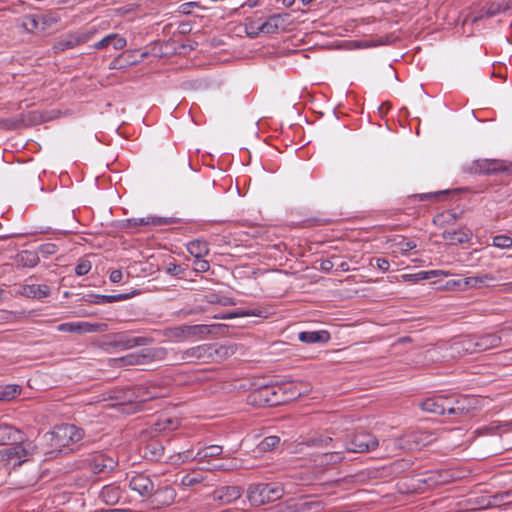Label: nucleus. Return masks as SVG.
Listing matches in <instances>:
<instances>
[{
    "label": "nucleus",
    "mask_w": 512,
    "mask_h": 512,
    "mask_svg": "<svg viewBox=\"0 0 512 512\" xmlns=\"http://www.w3.org/2000/svg\"><path fill=\"white\" fill-rule=\"evenodd\" d=\"M176 497L175 489L170 485L156 484L153 494L150 495L151 502L157 506H169Z\"/></svg>",
    "instance_id": "dca6fc26"
},
{
    "label": "nucleus",
    "mask_w": 512,
    "mask_h": 512,
    "mask_svg": "<svg viewBox=\"0 0 512 512\" xmlns=\"http://www.w3.org/2000/svg\"><path fill=\"white\" fill-rule=\"evenodd\" d=\"M449 404V399L442 396L427 398L420 403V408L435 415H445L446 406Z\"/></svg>",
    "instance_id": "4be33fe9"
},
{
    "label": "nucleus",
    "mask_w": 512,
    "mask_h": 512,
    "mask_svg": "<svg viewBox=\"0 0 512 512\" xmlns=\"http://www.w3.org/2000/svg\"><path fill=\"white\" fill-rule=\"evenodd\" d=\"M451 350L459 356L479 353L475 334L455 340L451 345Z\"/></svg>",
    "instance_id": "f3484780"
},
{
    "label": "nucleus",
    "mask_w": 512,
    "mask_h": 512,
    "mask_svg": "<svg viewBox=\"0 0 512 512\" xmlns=\"http://www.w3.org/2000/svg\"><path fill=\"white\" fill-rule=\"evenodd\" d=\"M164 446L158 439H150L143 447V455L151 461H161L164 456Z\"/></svg>",
    "instance_id": "393cba45"
},
{
    "label": "nucleus",
    "mask_w": 512,
    "mask_h": 512,
    "mask_svg": "<svg viewBox=\"0 0 512 512\" xmlns=\"http://www.w3.org/2000/svg\"><path fill=\"white\" fill-rule=\"evenodd\" d=\"M20 21V27L28 33H34L35 31H37L39 29L40 24H42V31L46 29V21L44 17L39 15H25L21 18Z\"/></svg>",
    "instance_id": "2f4dec72"
},
{
    "label": "nucleus",
    "mask_w": 512,
    "mask_h": 512,
    "mask_svg": "<svg viewBox=\"0 0 512 512\" xmlns=\"http://www.w3.org/2000/svg\"><path fill=\"white\" fill-rule=\"evenodd\" d=\"M332 441L331 437L328 436H319V437H313L308 441L309 446H327Z\"/></svg>",
    "instance_id": "4d7b16f0"
},
{
    "label": "nucleus",
    "mask_w": 512,
    "mask_h": 512,
    "mask_svg": "<svg viewBox=\"0 0 512 512\" xmlns=\"http://www.w3.org/2000/svg\"><path fill=\"white\" fill-rule=\"evenodd\" d=\"M50 287L46 284H25L20 285L17 294L27 298L42 299L50 295Z\"/></svg>",
    "instance_id": "aec40b11"
},
{
    "label": "nucleus",
    "mask_w": 512,
    "mask_h": 512,
    "mask_svg": "<svg viewBox=\"0 0 512 512\" xmlns=\"http://www.w3.org/2000/svg\"><path fill=\"white\" fill-rule=\"evenodd\" d=\"M198 6L199 4L197 2H186L179 6V12L185 15H189L192 13V9Z\"/></svg>",
    "instance_id": "052dcab7"
},
{
    "label": "nucleus",
    "mask_w": 512,
    "mask_h": 512,
    "mask_svg": "<svg viewBox=\"0 0 512 512\" xmlns=\"http://www.w3.org/2000/svg\"><path fill=\"white\" fill-rule=\"evenodd\" d=\"M100 498L108 505H115L121 498V490L112 485L104 486L100 492Z\"/></svg>",
    "instance_id": "4c0bfd02"
},
{
    "label": "nucleus",
    "mask_w": 512,
    "mask_h": 512,
    "mask_svg": "<svg viewBox=\"0 0 512 512\" xmlns=\"http://www.w3.org/2000/svg\"><path fill=\"white\" fill-rule=\"evenodd\" d=\"M299 341L306 344L327 343L330 339V333L326 330L320 331H303L298 334Z\"/></svg>",
    "instance_id": "c756f323"
},
{
    "label": "nucleus",
    "mask_w": 512,
    "mask_h": 512,
    "mask_svg": "<svg viewBox=\"0 0 512 512\" xmlns=\"http://www.w3.org/2000/svg\"><path fill=\"white\" fill-rule=\"evenodd\" d=\"M493 245L498 248L512 247V238L507 235H497L493 237Z\"/></svg>",
    "instance_id": "603ef678"
},
{
    "label": "nucleus",
    "mask_w": 512,
    "mask_h": 512,
    "mask_svg": "<svg viewBox=\"0 0 512 512\" xmlns=\"http://www.w3.org/2000/svg\"><path fill=\"white\" fill-rule=\"evenodd\" d=\"M437 275H438V271L432 270V271H420L415 274L406 275L405 277L411 281L418 282L420 280L429 279L431 276H437Z\"/></svg>",
    "instance_id": "3c124183"
},
{
    "label": "nucleus",
    "mask_w": 512,
    "mask_h": 512,
    "mask_svg": "<svg viewBox=\"0 0 512 512\" xmlns=\"http://www.w3.org/2000/svg\"><path fill=\"white\" fill-rule=\"evenodd\" d=\"M198 456H199L198 452L196 454H194L193 450H186V451L178 454V458H179V460H181V462H187V461H192V460L198 461Z\"/></svg>",
    "instance_id": "13d9d810"
},
{
    "label": "nucleus",
    "mask_w": 512,
    "mask_h": 512,
    "mask_svg": "<svg viewBox=\"0 0 512 512\" xmlns=\"http://www.w3.org/2000/svg\"><path fill=\"white\" fill-rule=\"evenodd\" d=\"M283 494L284 489L279 483L251 484L247 489V498L255 507L279 500Z\"/></svg>",
    "instance_id": "7ed1b4c3"
},
{
    "label": "nucleus",
    "mask_w": 512,
    "mask_h": 512,
    "mask_svg": "<svg viewBox=\"0 0 512 512\" xmlns=\"http://www.w3.org/2000/svg\"><path fill=\"white\" fill-rule=\"evenodd\" d=\"M470 174L500 175L512 177V162L499 159H478L464 168Z\"/></svg>",
    "instance_id": "20e7f679"
},
{
    "label": "nucleus",
    "mask_w": 512,
    "mask_h": 512,
    "mask_svg": "<svg viewBox=\"0 0 512 512\" xmlns=\"http://www.w3.org/2000/svg\"><path fill=\"white\" fill-rule=\"evenodd\" d=\"M179 223V219L175 217H158L147 216L143 218H129L124 221L122 227L131 233L137 232L138 226H163Z\"/></svg>",
    "instance_id": "9d476101"
},
{
    "label": "nucleus",
    "mask_w": 512,
    "mask_h": 512,
    "mask_svg": "<svg viewBox=\"0 0 512 512\" xmlns=\"http://www.w3.org/2000/svg\"><path fill=\"white\" fill-rule=\"evenodd\" d=\"M16 262L19 266L32 268L39 263V256L35 251L23 250L17 254Z\"/></svg>",
    "instance_id": "58836bf2"
},
{
    "label": "nucleus",
    "mask_w": 512,
    "mask_h": 512,
    "mask_svg": "<svg viewBox=\"0 0 512 512\" xmlns=\"http://www.w3.org/2000/svg\"><path fill=\"white\" fill-rule=\"evenodd\" d=\"M194 270L197 272H206L210 268V264L208 261L203 260L202 258L196 259L194 261Z\"/></svg>",
    "instance_id": "bf43d9fd"
},
{
    "label": "nucleus",
    "mask_w": 512,
    "mask_h": 512,
    "mask_svg": "<svg viewBox=\"0 0 512 512\" xmlns=\"http://www.w3.org/2000/svg\"><path fill=\"white\" fill-rule=\"evenodd\" d=\"M58 331L69 332V333H101L108 329L106 323H89V322H67L62 323L57 327Z\"/></svg>",
    "instance_id": "ddd939ff"
},
{
    "label": "nucleus",
    "mask_w": 512,
    "mask_h": 512,
    "mask_svg": "<svg viewBox=\"0 0 512 512\" xmlns=\"http://www.w3.org/2000/svg\"><path fill=\"white\" fill-rule=\"evenodd\" d=\"M167 352L164 348H146L139 353H131L126 356L114 359L118 366L144 365L156 360L165 358Z\"/></svg>",
    "instance_id": "423d86ee"
},
{
    "label": "nucleus",
    "mask_w": 512,
    "mask_h": 512,
    "mask_svg": "<svg viewBox=\"0 0 512 512\" xmlns=\"http://www.w3.org/2000/svg\"><path fill=\"white\" fill-rule=\"evenodd\" d=\"M495 278L491 274H484L482 276H473V277H466L459 279L457 281H454L453 284L455 286H458L460 289H466V288H477L480 287L482 284H485L489 281H493Z\"/></svg>",
    "instance_id": "473e14b6"
},
{
    "label": "nucleus",
    "mask_w": 512,
    "mask_h": 512,
    "mask_svg": "<svg viewBox=\"0 0 512 512\" xmlns=\"http://www.w3.org/2000/svg\"><path fill=\"white\" fill-rule=\"evenodd\" d=\"M36 116H37L36 112L30 113L28 122L29 123L36 122V119H37ZM26 126H27V119L24 114H21L16 117H12V118L0 119V129L1 130H6V131L18 130V129H21Z\"/></svg>",
    "instance_id": "412c9836"
},
{
    "label": "nucleus",
    "mask_w": 512,
    "mask_h": 512,
    "mask_svg": "<svg viewBox=\"0 0 512 512\" xmlns=\"http://www.w3.org/2000/svg\"><path fill=\"white\" fill-rule=\"evenodd\" d=\"M428 438L429 435L425 432L412 431L394 439L393 441L384 440L382 442V446L385 445L386 449H388L392 445L394 450L413 451L427 445L429 443Z\"/></svg>",
    "instance_id": "39448f33"
},
{
    "label": "nucleus",
    "mask_w": 512,
    "mask_h": 512,
    "mask_svg": "<svg viewBox=\"0 0 512 512\" xmlns=\"http://www.w3.org/2000/svg\"><path fill=\"white\" fill-rule=\"evenodd\" d=\"M112 340L110 345L122 350L131 349L137 346H145L151 344L153 339L151 337H131L125 332L115 333L111 336Z\"/></svg>",
    "instance_id": "f8f14e48"
},
{
    "label": "nucleus",
    "mask_w": 512,
    "mask_h": 512,
    "mask_svg": "<svg viewBox=\"0 0 512 512\" xmlns=\"http://www.w3.org/2000/svg\"><path fill=\"white\" fill-rule=\"evenodd\" d=\"M323 509L322 503L320 501H304L296 504L295 510L297 512H321Z\"/></svg>",
    "instance_id": "49530a36"
},
{
    "label": "nucleus",
    "mask_w": 512,
    "mask_h": 512,
    "mask_svg": "<svg viewBox=\"0 0 512 512\" xmlns=\"http://www.w3.org/2000/svg\"><path fill=\"white\" fill-rule=\"evenodd\" d=\"M280 15H273L267 21L263 22L260 26L257 27V32L255 35L259 33L272 34L275 33L279 29V20Z\"/></svg>",
    "instance_id": "79ce46f5"
},
{
    "label": "nucleus",
    "mask_w": 512,
    "mask_h": 512,
    "mask_svg": "<svg viewBox=\"0 0 512 512\" xmlns=\"http://www.w3.org/2000/svg\"><path fill=\"white\" fill-rule=\"evenodd\" d=\"M179 31L183 34L191 31V24L189 22H182L179 24Z\"/></svg>",
    "instance_id": "338daca9"
},
{
    "label": "nucleus",
    "mask_w": 512,
    "mask_h": 512,
    "mask_svg": "<svg viewBox=\"0 0 512 512\" xmlns=\"http://www.w3.org/2000/svg\"><path fill=\"white\" fill-rule=\"evenodd\" d=\"M154 430L156 432H162L166 430H174L177 427V421L171 418H166L163 421L155 423Z\"/></svg>",
    "instance_id": "8fccbe9b"
},
{
    "label": "nucleus",
    "mask_w": 512,
    "mask_h": 512,
    "mask_svg": "<svg viewBox=\"0 0 512 512\" xmlns=\"http://www.w3.org/2000/svg\"><path fill=\"white\" fill-rule=\"evenodd\" d=\"M166 272L169 274V275H172V276H178L180 273L183 272V269L180 265L178 264H175V263H170L168 265V267L166 268Z\"/></svg>",
    "instance_id": "e2e57ef3"
},
{
    "label": "nucleus",
    "mask_w": 512,
    "mask_h": 512,
    "mask_svg": "<svg viewBox=\"0 0 512 512\" xmlns=\"http://www.w3.org/2000/svg\"><path fill=\"white\" fill-rule=\"evenodd\" d=\"M139 294L137 290H133L130 293H120L115 295H99V294H89L86 297V301L94 304H103V303H113L118 301H123L130 299L131 297Z\"/></svg>",
    "instance_id": "b1692460"
},
{
    "label": "nucleus",
    "mask_w": 512,
    "mask_h": 512,
    "mask_svg": "<svg viewBox=\"0 0 512 512\" xmlns=\"http://www.w3.org/2000/svg\"><path fill=\"white\" fill-rule=\"evenodd\" d=\"M91 263L89 260L82 259L79 261V263L75 267V273L78 276H84L89 273L91 270Z\"/></svg>",
    "instance_id": "5fc2aeb1"
},
{
    "label": "nucleus",
    "mask_w": 512,
    "mask_h": 512,
    "mask_svg": "<svg viewBox=\"0 0 512 512\" xmlns=\"http://www.w3.org/2000/svg\"><path fill=\"white\" fill-rule=\"evenodd\" d=\"M24 433L15 427L0 423V445H8L10 442L20 441Z\"/></svg>",
    "instance_id": "7c9ffc66"
},
{
    "label": "nucleus",
    "mask_w": 512,
    "mask_h": 512,
    "mask_svg": "<svg viewBox=\"0 0 512 512\" xmlns=\"http://www.w3.org/2000/svg\"><path fill=\"white\" fill-rule=\"evenodd\" d=\"M392 246L403 253H407L417 247L416 243L404 236H396L392 240Z\"/></svg>",
    "instance_id": "37998d69"
},
{
    "label": "nucleus",
    "mask_w": 512,
    "mask_h": 512,
    "mask_svg": "<svg viewBox=\"0 0 512 512\" xmlns=\"http://www.w3.org/2000/svg\"><path fill=\"white\" fill-rule=\"evenodd\" d=\"M324 457L326 458L327 463H337L342 460L340 453L337 452L325 453Z\"/></svg>",
    "instance_id": "0e129e2a"
},
{
    "label": "nucleus",
    "mask_w": 512,
    "mask_h": 512,
    "mask_svg": "<svg viewBox=\"0 0 512 512\" xmlns=\"http://www.w3.org/2000/svg\"><path fill=\"white\" fill-rule=\"evenodd\" d=\"M282 395L279 385H265L254 390L249 399L258 406L274 407L283 404Z\"/></svg>",
    "instance_id": "0eeeda50"
},
{
    "label": "nucleus",
    "mask_w": 512,
    "mask_h": 512,
    "mask_svg": "<svg viewBox=\"0 0 512 512\" xmlns=\"http://www.w3.org/2000/svg\"><path fill=\"white\" fill-rule=\"evenodd\" d=\"M132 54H133V52H132V51H125V52H123V53H122V54H121L117 59H115V60L113 61V68H117L118 66H119V67H122V66L124 65V63H121V60H122L123 58H127V59L125 60V64L132 65V64L137 63V62H138V60H136V59H132V57H131V56H132Z\"/></svg>",
    "instance_id": "864d4df0"
},
{
    "label": "nucleus",
    "mask_w": 512,
    "mask_h": 512,
    "mask_svg": "<svg viewBox=\"0 0 512 512\" xmlns=\"http://www.w3.org/2000/svg\"><path fill=\"white\" fill-rule=\"evenodd\" d=\"M211 344H203L187 349L184 352L183 359L185 360H201L203 362H211Z\"/></svg>",
    "instance_id": "a878e982"
},
{
    "label": "nucleus",
    "mask_w": 512,
    "mask_h": 512,
    "mask_svg": "<svg viewBox=\"0 0 512 512\" xmlns=\"http://www.w3.org/2000/svg\"><path fill=\"white\" fill-rule=\"evenodd\" d=\"M204 480V477L199 473H188L181 478L180 484L184 487H192Z\"/></svg>",
    "instance_id": "09e8293b"
},
{
    "label": "nucleus",
    "mask_w": 512,
    "mask_h": 512,
    "mask_svg": "<svg viewBox=\"0 0 512 512\" xmlns=\"http://www.w3.org/2000/svg\"><path fill=\"white\" fill-rule=\"evenodd\" d=\"M223 452V448L219 445H210L204 447L198 451V463L204 464L208 462L210 458H215L221 456Z\"/></svg>",
    "instance_id": "ea45409f"
},
{
    "label": "nucleus",
    "mask_w": 512,
    "mask_h": 512,
    "mask_svg": "<svg viewBox=\"0 0 512 512\" xmlns=\"http://www.w3.org/2000/svg\"><path fill=\"white\" fill-rule=\"evenodd\" d=\"M38 250L43 257H48L50 255L57 253L58 247L54 243H45L40 245Z\"/></svg>",
    "instance_id": "6e6d98bb"
},
{
    "label": "nucleus",
    "mask_w": 512,
    "mask_h": 512,
    "mask_svg": "<svg viewBox=\"0 0 512 512\" xmlns=\"http://www.w3.org/2000/svg\"><path fill=\"white\" fill-rule=\"evenodd\" d=\"M242 495V489L239 486H222L215 489L212 493V498L223 504H230Z\"/></svg>",
    "instance_id": "a211bd4d"
},
{
    "label": "nucleus",
    "mask_w": 512,
    "mask_h": 512,
    "mask_svg": "<svg viewBox=\"0 0 512 512\" xmlns=\"http://www.w3.org/2000/svg\"><path fill=\"white\" fill-rule=\"evenodd\" d=\"M21 393L19 385L0 386V401H10Z\"/></svg>",
    "instance_id": "c03bdc74"
},
{
    "label": "nucleus",
    "mask_w": 512,
    "mask_h": 512,
    "mask_svg": "<svg viewBox=\"0 0 512 512\" xmlns=\"http://www.w3.org/2000/svg\"><path fill=\"white\" fill-rule=\"evenodd\" d=\"M333 266L334 264L330 260H323L320 265L323 271H330L333 268Z\"/></svg>",
    "instance_id": "774afa93"
},
{
    "label": "nucleus",
    "mask_w": 512,
    "mask_h": 512,
    "mask_svg": "<svg viewBox=\"0 0 512 512\" xmlns=\"http://www.w3.org/2000/svg\"><path fill=\"white\" fill-rule=\"evenodd\" d=\"M164 388L150 385L148 387H139L137 397L141 402L163 397L165 395Z\"/></svg>",
    "instance_id": "e433bc0d"
},
{
    "label": "nucleus",
    "mask_w": 512,
    "mask_h": 512,
    "mask_svg": "<svg viewBox=\"0 0 512 512\" xmlns=\"http://www.w3.org/2000/svg\"><path fill=\"white\" fill-rule=\"evenodd\" d=\"M188 252L196 259L207 256L210 252L209 245L205 240L195 239L187 244Z\"/></svg>",
    "instance_id": "c9c22d12"
},
{
    "label": "nucleus",
    "mask_w": 512,
    "mask_h": 512,
    "mask_svg": "<svg viewBox=\"0 0 512 512\" xmlns=\"http://www.w3.org/2000/svg\"><path fill=\"white\" fill-rule=\"evenodd\" d=\"M6 448L0 450V462L13 463V468L28 462L34 455L40 453L37 444L29 439L20 438V441L10 442Z\"/></svg>",
    "instance_id": "f03ea898"
},
{
    "label": "nucleus",
    "mask_w": 512,
    "mask_h": 512,
    "mask_svg": "<svg viewBox=\"0 0 512 512\" xmlns=\"http://www.w3.org/2000/svg\"><path fill=\"white\" fill-rule=\"evenodd\" d=\"M84 434V430L74 424L64 423L55 426L41 438V446L49 448L42 449L46 459L55 457L62 452L63 448L79 442L83 439Z\"/></svg>",
    "instance_id": "f257e3e1"
},
{
    "label": "nucleus",
    "mask_w": 512,
    "mask_h": 512,
    "mask_svg": "<svg viewBox=\"0 0 512 512\" xmlns=\"http://www.w3.org/2000/svg\"><path fill=\"white\" fill-rule=\"evenodd\" d=\"M123 278V273L120 269H115L110 273L109 279L113 283H119Z\"/></svg>",
    "instance_id": "69168bd1"
},
{
    "label": "nucleus",
    "mask_w": 512,
    "mask_h": 512,
    "mask_svg": "<svg viewBox=\"0 0 512 512\" xmlns=\"http://www.w3.org/2000/svg\"><path fill=\"white\" fill-rule=\"evenodd\" d=\"M280 443V437L271 435L265 437L258 445L257 448L260 452H269L274 450Z\"/></svg>",
    "instance_id": "a18cd8bd"
},
{
    "label": "nucleus",
    "mask_w": 512,
    "mask_h": 512,
    "mask_svg": "<svg viewBox=\"0 0 512 512\" xmlns=\"http://www.w3.org/2000/svg\"><path fill=\"white\" fill-rule=\"evenodd\" d=\"M302 383H295V382H288L282 385H279L281 387V392L283 398V404L291 402L293 400L298 399L302 394L307 392V389H302Z\"/></svg>",
    "instance_id": "c85d7f7f"
},
{
    "label": "nucleus",
    "mask_w": 512,
    "mask_h": 512,
    "mask_svg": "<svg viewBox=\"0 0 512 512\" xmlns=\"http://www.w3.org/2000/svg\"><path fill=\"white\" fill-rule=\"evenodd\" d=\"M127 44V41L124 37L120 36L117 33H112L98 41L94 44V48L97 50H101L104 48H107L108 46L112 45L114 49L120 50L123 49Z\"/></svg>",
    "instance_id": "72a5a7b5"
},
{
    "label": "nucleus",
    "mask_w": 512,
    "mask_h": 512,
    "mask_svg": "<svg viewBox=\"0 0 512 512\" xmlns=\"http://www.w3.org/2000/svg\"><path fill=\"white\" fill-rule=\"evenodd\" d=\"M218 325H205V324H197V325H182L175 327L172 330V333L175 337H202L204 335L212 333V328H216Z\"/></svg>",
    "instance_id": "2eb2a0df"
},
{
    "label": "nucleus",
    "mask_w": 512,
    "mask_h": 512,
    "mask_svg": "<svg viewBox=\"0 0 512 512\" xmlns=\"http://www.w3.org/2000/svg\"><path fill=\"white\" fill-rule=\"evenodd\" d=\"M95 34V30H82L74 33L68 34L66 37L58 40L53 46L52 49L54 53L58 54L64 52L67 49H72L76 46L84 44L88 42L93 35Z\"/></svg>",
    "instance_id": "1a4fd4ad"
},
{
    "label": "nucleus",
    "mask_w": 512,
    "mask_h": 512,
    "mask_svg": "<svg viewBox=\"0 0 512 512\" xmlns=\"http://www.w3.org/2000/svg\"><path fill=\"white\" fill-rule=\"evenodd\" d=\"M509 9V6L504 2H492L485 8L479 11V14L474 17L473 22H477L483 18H490L499 15Z\"/></svg>",
    "instance_id": "f704fd0d"
},
{
    "label": "nucleus",
    "mask_w": 512,
    "mask_h": 512,
    "mask_svg": "<svg viewBox=\"0 0 512 512\" xmlns=\"http://www.w3.org/2000/svg\"><path fill=\"white\" fill-rule=\"evenodd\" d=\"M472 231L466 227L460 229H446L442 232V239L450 245L468 243L472 239Z\"/></svg>",
    "instance_id": "6ab92c4d"
},
{
    "label": "nucleus",
    "mask_w": 512,
    "mask_h": 512,
    "mask_svg": "<svg viewBox=\"0 0 512 512\" xmlns=\"http://www.w3.org/2000/svg\"><path fill=\"white\" fill-rule=\"evenodd\" d=\"M472 406L468 403V399L463 398L456 400L446 406V414L453 416L455 419L466 417L470 414Z\"/></svg>",
    "instance_id": "bb28decb"
},
{
    "label": "nucleus",
    "mask_w": 512,
    "mask_h": 512,
    "mask_svg": "<svg viewBox=\"0 0 512 512\" xmlns=\"http://www.w3.org/2000/svg\"><path fill=\"white\" fill-rule=\"evenodd\" d=\"M211 362L220 363L230 356L234 355L237 346L235 344H211Z\"/></svg>",
    "instance_id": "5701e85b"
},
{
    "label": "nucleus",
    "mask_w": 512,
    "mask_h": 512,
    "mask_svg": "<svg viewBox=\"0 0 512 512\" xmlns=\"http://www.w3.org/2000/svg\"><path fill=\"white\" fill-rule=\"evenodd\" d=\"M155 486L154 481L144 473H136L129 480L130 489L142 497H150Z\"/></svg>",
    "instance_id": "4468645a"
},
{
    "label": "nucleus",
    "mask_w": 512,
    "mask_h": 512,
    "mask_svg": "<svg viewBox=\"0 0 512 512\" xmlns=\"http://www.w3.org/2000/svg\"><path fill=\"white\" fill-rule=\"evenodd\" d=\"M84 465L97 475L111 472L116 467L117 461L105 453L93 452L84 460Z\"/></svg>",
    "instance_id": "6e6552de"
},
{
    "label": "nucleus",
    "mask_w": 512,
    "mask_h": 512,
    "mask_svg": "<svg viewBox=\"0 0 512 512\" xmlns=\"http://www.w3.org/2000/svg\"><path fill=\"white\" fill-rule=\"evenodd\" d=\"M378 446L379 441L374 435L368 432H360L352 437L347 444V450L353 453H365L374 450Z\"/></svg>",
    "instance_id": "9b49d317"
},
{
    "label": "nucleus",
    "mask_w": 512,
    "mask_h": 512,
    "mask_svg": "<svg viewBox=\"0 0 512 512\" xmlns=\"http://www.w3.org/2000/svg\"><path fill=\"white\" fill-rule=\"evenodd\" d=\"M453 191L450 189L438 191V192H430V193H422V194H414L410 196L412 199H416L418 201H426V200H439L441 196L448 195Z\"/></svg>",
    "instance_id": "de8ad7c7"
},
{
    "label": "nucleus",
    "mask_w": 512,
    "mask_h": 512,
    "mask_svg": "<svg viewBox=\"0 0 512 512\" xmlns=\"http://www.w3.org/2000/svg\"><path fill=\"white\" fill-rule=\"evenodd\" d=\"M375 260V265L376 267L383 271V272H386L389 270V267H390V264H389V261L385 258H374Z\"/></svg>",
    "instance_id": "680f3d73"
},
{
    "label": "nucleus",
    "mask_w": 512,
    "mask_h": 512,
    "mask_svg": "<svg viewBox=\"0 0 512 512\" xmlns=\"http://www.w3.org/2000/svg\"><path fill=\"white\" fill-rule=\"evenodd\" d=\"M239 316H257V317H266V311L261 309H247V310H241L239 312L235 313H223V314H216L213 318L215 319H231L234 317Z\"/></svg>",
    "instance_id": "a19ab883"
},
{
    "label": "nucleus",
    "mask_w": 512,
    "mask_h": 512,
    "mask_svg": "<svg viewBox=\"0 0 512 512\" xmlns=\"http://www.w3.org/2000/svg\"><path fill=\"white\" fill-rule=\"evenodd\" d=\"M475 338L479 353L499 347L502 340L497 333L475 334Z\"/></svg>",
    "instance_id": "cd10ccee"
}]
</instances>
